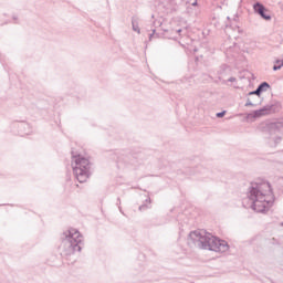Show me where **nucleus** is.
I'll return each instance as SVG.
<instances>
[{
    "mask_svg": "<svg viewBox=\"0 0 283 283\" xmlns=\"http://www.w3.org/2000/svg\"><path fill=\"white\" fill-rule=\"evenodd\" d=\"M268 90H271V84H269V82H262L255 91L249 92V96H256V98H260L262 92H268Z\"/></svg>",
    "mask_w": 283,
    "mask_h": 283,
    "instance_id": "nucleus-7",
    "label": "nucleus"
},
{
    "mask_svg": "<svg viewBox=\"0 0 283 283\" xmlns=\"http://www.w3.org/2000/svg\"><path fill=\"white\" fill-rule=\"evenodd\" d=\"M192 6H198V1H195V2L192 3Z\"/></svg>",
    "mask_w": 283,
    "mask_h": 283,
    "instance_id": "nucleus-20",
    "label": "nucleus"
},
{
    "mask_svg": "<svg viewBox=\"0 0 283 283\" xmlns=\"http://www.w3.org/2000/svg\"><path fill=\"white\" fill-rule=\"evenodd\" d=\"M178 33L182 32V29L177 30Z\"/></svg>",
    "mask_w": 283,
    "mask_h": 283,
    "instance_id": "nucleus-21",
    "label": "nucleus"
},
{
    "mask_svg": "<svg viewBox=\"0 0 283 283\" xmlns=\"http://www.w3.org/2000/svg\"><path fill=\"white\" fill-rule=\"evenodd\" d=\"M155 35H156V31H155V29H154V30H153V33L149 34V41H151L153 36H155Z\"/></svg>",
    "mask_w": 283,
    "mask_h": 283,
    "instance_id": "nucleus-16",
    "label": "nucleus"
},
{
    "mask_svg": "<svg viewBox=\"0 0 283 283\" xmlns=\"http://www.w3.org/2000/svg\"><path fill=\"white\" fill-rule=\"evenodd\" d=\"M226 114H227V111H222L220 113H217V118H224Z\"/></svg>",
    "mask_w": 283,
    "mask_h": 283,
    "instance_id": "nucleus-13",
    "label": "nucleus"
},
{
    "mask_svg": "<svg viewBox=\"0 0 283 283\" xmlns=\"http://www.w3.org/2000/svg\"><path fill=\"white\" fill-rule=\"evenodd\" d=\"M258 95H249L248 93V98H247V103H245V107H258V105H262V99L256 98Z\"/></svg>",
    "mask_w": 283,
    "mask_h": 283,
    "instance_id": "nucleus-8",
    "label": "nucleus"
},
{
    "mask_svg": "<svg viewBox=\"0 0 283 283\" xmlns=\"http://www.w3.org/2000/svg\"><path fill=\"white\" fill-rule=\"evenodd\" d=\"M282 67H283V60H282L281 64L273 66V71L277 72V70H282Z\"/></svg>",
    "mask_w": 283,
    "mask_h": 283,
    "instance_id": "nucleus-12",
    "label": "nucleus"
},
{
    "mask_svg": "<svg viewBox=\"0 0 283 283\" xmlns=\"http://www.w3.org/2000/svg\"><path fill=\"white\" fill-rule=\"evenodd\" d=\"M146 202H148V205H151V199L150 198L146 199Z\"/></svg>",
    "mask_w": 283,
    "mask_h": 283,
    "instance_id": "nucleus-18",
    "label": "nucleus"
},
{
    "mask_svg": "<svg viewBox=\"0 0 283 283\" xmlns=\"http://www.w3.org/2000/svg\"><path fill=\"white\" fill-rule=\"evenodd\" d=\"M229 65L227 64H222L218 71V74L222 75V74H227V72H229Z\"/></svg>",
    "mask_w": 283,
    "mask_h": 283,
    "instance_id": "nucleus-11",
    "label": "nucleus"
},
{
    "mask_svg": "<svg viewBox=\"0 0 283 283\" xmlns=\"http://www.w3.org/2000/svg\"><path fill=\"white\" fill-rule=\"evenodd\" d=\"M274 112L275 105H265L262 108L250 113L248 116H251L252 118H262V116H269V114H274Z\"/></svg>",
    "mask_w": 283,
    "mask_h": 283,
    "instance_id": "nucleus-5",
    "label": "nucleus"
},
{
    "mask_svg": "<svg viewBox=\"0 0 283 283\" xmlns=\"http://www.w3.org/2000/svg\"><path fill=\"white\" fill-rule=\"evenodd\" d=\"M251 209L256 213H265L273 207V190L269 181L252 182L248 189Z\"/></svg>",
    "mask_w": 283,
    "mask_h": 283,
    "instance_id": "nucleus-1",
    "label": "nucleus"
},
{
    "mask_svg": "<svg viewBox=\"0 0 283 283\" xmlns=\"http://www.w3.org/2000/svg\"><path fill=\"white\" fill-rule=\"evenodd\" d=\"M119 212H123L122 208H119Z\"/></svg>",
    "mask_w": 283,
    "mask_h": 283,
    "instance_id": "nucleus-24",
    "label": "nucleus"
},
{
    "mask_svg": "<svg viewBox=\"0 0 283 283\" xmlns=\"http://www.w3.org/2000/svg\"><path fill=\"white\" fill-rule=\"evenodd\" d=\"M14 21H17V17H13Z\"/></svg>",
    "mask_w": 283,
    "mask_h": 283,
    "instance_id": "nucleus-22",
    "label": "nucleus"
},
{
    "mask_svg": "<svg viewBox=\"0 0 283 283\" xmlns=\"http://www.w3.org/2000/svg\"><path fill=\"white\" fill-rule=\"evenodd\" d=\"M281 142H282V137H276V138L274 139L275 145L280 144Z\"/></svg>",
    "mask_w": 283,
    "mask_h": 283,
    "instance_id": "nucleus-15",
    "label": "nucleus"
},
{
    "mask_svg": "<svg viewBox=\"0 0 283 283\" xmlns=\"http://www.w3.org/2000/svg\"><path fill=\"white\" fill-rule=\"evenodd\" d=\"M132 28L134 32H137L138 34H140V27H138V18L136 17L132 18Z\"/></svg>",
    "mask_w": 283,
    "mask_h": 283,
    "instance_id": "nucleus-10",
    "label": "nucleus"
},
{
    "mask_svg": "<svg viewBox=\"0 0 283 283\" xmlns=\"http://www.w3.org/2000/svg\"><path fill=\"white\" fill-rule=\"evenodd\" d=\"M119 212H123L122 208H119Z\"/></svg>",
    "mask_w": 283,
    "mask_h": 283,
    "instance_id": "nucleus-23",
    "label": "nucleus"
},
{
    "mask_svg": "<svg viewBox=\"0 0 283 283\" xmlns=\"http://www.w3.org/2000/svg\"><path fill=\"white\" fill-rule=\"evenodd\" d=\"M253 10L255 14H259V17H261V19H264V21H271V13H269L266 7H264V4H262L261 2L254 3Z\"/></svg>",
    "mask_w": 283,
    "mask_h": 283,
    "instance_id": "nucleus-6",
    "label": "nucleus"
},
{
    "mask_svg": "<svg viewBox=\"0 0 283 283\" xmlns=\"http://www.w3.org/2000/svg\"><path fill=\"white\" fill-rule=\"evenodd\" d=\"M83 243V235L76 229H70L62 234V243L60 249L63 255H74V253H81V244Z\"/></svg>",
    "mask_w": 283,
    "mask_h": 283,
    "instance_id": "nucleus-3",
    "label": "nucleus"
},
{
    "mask_svg": "<svg viewBox=\"0 0 283 283\" xmlns=\"http://www.w3.org/2000/svg\"><path fill=\"white\" fill-rule=\"evenodd\" d=\"M228 81L229 83H235V77H230Z\"/></svg>",
    "mask_w": 283,
    "mask_h": 283,
    "instance_id": "nucleus-17",
    "label": "nucleus"
},
{
    "mask_svg": "<svg viewBox=\"0 0 283 283\" xmlns=\"http://www.w3.org/2000/svg\"><path fill=\"white\" fill-rule=\"evenodd\" d=\"M188 244L191 248L197 247V249L216 251L217 253H227V251H229V243H227V241L220 240L205 230L190 232L188 235Z\"/></svg>",
    "mask_w": 283,
    "mask_h": 283,
    "instance_id": "nucleus-2",
    "label": "nucleus"
},
{
    "mask_svg": "<svg viewBox=\"0 0 283 283\" xmlns=\"http://www.w3.org/2000/svg\"><path fill=\"white\" fill-rule=\"evenodd\" d=\"M265 132H268V134H270V135L277 134V132H280V124H277V123H268L265 125Z\"/></svg>",
    "mask_w": 283,
    "mask_h": 283,
    "instance_id": "nucleus-9",
    "label": "nucleus"
},
{
    "mask_svg": "<svg viewBox=\"0 0 283 283\" xmlns=\"http://www.w3.org/2000/svg\"><path fill=\"white\" fill-rule=\"evenodd\" d=\"M72 158L74 163L72 164L73 172L75 178L81 182H87V178L92 176V164L90 163V159L81 156L75 155L72 153Z\"/></svg>",
    "mask_w": 283,
    "mask_h": 283,
    "instance_id": "nucleus-4",
    "label": "nucleus"
},
{
    "mask_svg": "<svg viewBox=\"0 0 283 283\" xmlns=\"http://www.w3.org/2000/svg\"><path fill=\"white\" fill-rule=\"evenodd\" d=\"M276 63H279V65H282V61L280 60H276Z\"/></svg>",
    "mask_w": 283,
    "mask_h": 283,
    "instance_id": "nucleus-19",
    "label": "nucleus"
},
{
    "mask_svg": "<svg viewBox=\"0 0 283 283\" xmlns=\"http://www.w3.org/2000/svg\"><path fill=\"white\" fill-rule=\"evenodd\" d=\"M147 209H149V206H147V203L139 206V211H147Z\"/></svg>",
    "mask_w": 283,
    "mask_h": 283,
    "instance_id": "nucleus-14",
    "label": "nucleus"
}]
</instances>
